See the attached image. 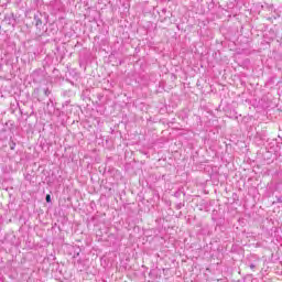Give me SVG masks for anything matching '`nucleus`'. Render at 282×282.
Masks as SVG:
<instances>
[{
	"mask_svg": "<svg viewBox=\"0 0 282 282\" xmlns=\"http://www.w3.org/2000/svg\"><path fill=\"white\" fill-rule=\"evenodd\" d=\"M48 22L50 15L41 11H36L33 13V17L26 18V25H29V28H32V25H34V28H36L39 32H42Z\"/></svg>",
	"mask_w": 282,
	"mask_h": 282,
	"instance_id": "obj_1",
	"label": "nucleus"
},
{
	"mask_svg": "<svg viewBox=\"0 0 282 282\" xmlns=\"http://www.w3.org/2000/svg\"><path fill=\"white\" fill-rule=\"evenodd\" d=\"M47 76V72L45 68H37L32 72L31 78L33 83H36L37 85H41V83H44L45 78Z\"/></svg>",
	"mask_w": 282,
	"mask_h": 282,
	"instance_id": "obj_2",
	"label": "nucleus"
},
{
	"mask_svg": "<svg viewBox=\"0 0 282 282\" xmlns=\"http://www.w3.org/2000/svg\"><path fill=\"white\" fill-rule=\"evenodd\" d=\"M42 34H45V36H54L58 34V25L56 23H48V25L41 31Z\"/></svg>",
	"mask_w": 282,
	"mask_h": 282,
	"instance_id": "obj_3",
	"label": "nucleus"
},
{
	"mask_svg": "<svg viewBox=\"0 0 282 282\" xmlns=\"http://www.w3.org/2000/svg\"><path fill=\"white\" fill-rule=\"evenodd\" d=\"M4 23H7V25H12V28H17V17L14 15V13H9L4 17Z\"/></svg>",
	"mask_w": 282,
	"mask_h": 282,
	"instance_id": "obj_4",
	"label": "nucleus"
},
{
	"mask_svg": "<svg viewBox=\"0 0 282 282\" xmlns=\"http://www.w3.org/2000/svg\"><path fill=\"white\" fill-rule=\"evenodd\" d=\"M43 94L44 96H46V98H50V96L52 95V90H50V88H44Z\"/></svg>",
	"mask_w": 282,
	"mask_h": 282,
	"instance_id": "obj_5",
	"label": "nucleus"
},
{
	"mask_svg": "<svg viewBox=\"0 0 282 282\" xmlns=\"http://www.w3.org/2000/svg\"><path fill=\"white\" fill-rule=\"evenodd\" d=\"M9 147H10L11 151H14V149H17V142L10 141Z\"/></svg>",
	"mask_w": 282,
	"mask_h": 282,
	"instance_id": "obj_6",
	"label": "nucleus"
},
{
	"mask_svg": "<svg viewBox=\"0 0 282 282\" xmlns=\"http://www.w3.org/2000/svg\"><path fill=\"white\" fill-rule=\"evenodd\" d=\"M46 204H52V195L47 194L45 196Z\"/></svg>",
	"mask_w": 282,
	"mask_h": 282,
	"instance_id": "obj_7",
	"label": "nucleus"
},
{
	"mask_svg": "<svg viewBox=\"0 0 282 282\" xmlns=\"http://www.w3.org/2000/svg\"><path fill=\"white\" fill-rule=\"evenodd\" d=\"M273 204H282V197L281 196H276L275 200H273Z\"/></svg>",
	"mask_w": 282,
	"mask_h": 282,
	"instance_id": "obj_8",
	"label": "nucleus"
},
{
	"mask_svg": "<svg viewBox=\"0 0 282 282\" xmlns=\"http://www.w3.org/2000/svg\"><path fill=\"white\" fill-rule=\"evenodd\" d=\"M53 74H54V76H55V78H59V72H58V69L57 68H54L53 69Z\"/></svg>",
	"mask_w": 282,
	"mask_h": 282,
	"instance_id": "obj_9",
	"label": "nucleus"
},
{
	"mask_svg": "<svg viewBox=\"0 0 282 282\" xmlns=\"http://www.w3.org/2000/svg\"><path fill=\"white\" fill-rule=\"evenodd\" d=\"M182 208H184V203H178L176 205V210H182Z\"/></svg>",
	"mask_w": 282,
	"mask_h": 282,
	"instance_id": "obj_10",
	"label": "nucleus"
},
{
	"mask_svg": "<svg viewBox=\"0 0 282 282\" xmlns=\"http://www.w3.org/2000/svg\"><path fill=\"white\" fill-rule=\"evenodd\" d=\"M69 94H72L70 90H65V91H64V96H69Z\"/></svg>",
	"mask_w": 282,
	"mask_h": 282,
	"instance_id": "obj_11",
	"label": "nucleus"
},
{
	"mask_svg": "<svg viewBox=\"0 0 282 282\" xmlns=\"http://www.w3.org/2000/svg\"><path fill=\"white\" fill-rule=\"evenodd\" d=\"M249 268H250L251 270H254V268H257V265H256L254 263H251V264L249 265Z\"/></svg>",
	"mask_w": 282,
	"mask_h": 282,
	"instance_id": "obj_12",
	"label": "nucleus"
},
{
	"mask_svg": "<svg viewBox=\"0 0 282 282\" xmlns=\"http://www.w3.org/2000/svg\"><path fill=\"white\" fill-rule=\"evenodd\" d=\"M69 100H67V101H65L64 104H63V107H67V105H69Z\"/></svg>",
	"mask_w": 282,
	"mask_h": 282,
	"instance_id": "obj_13",
	"label": "nucleus"
},
{
	"mask_svg": "<svg viewBox=\"0 0 282 282\" xmlns=\"http://www.w3.org/2000/svg\"><path fill=\"white\" fill-rule=\"evenodd\" d=\"M232 197L234 199H239V197L237 196V193H234Z\"/></svg>",
	"mask_w": 282,
	"mask_h": 282,
	"instance_id": "obj_14",
	"label": "nucleus"
},
{
	"mask_svg": "<svg viewBox=\"0 0 282 282\" xmlns=\"http://www.w3.org/2000/svg\"><path fill=\"white\" fill-rule=\"evenodd\" d=\"M174 196L180 197V192H175Z\"/></svg>",
	"mask_w": 282,
	"mask_h": 282,
	"instance_id": "obj_15",
	"label": "nucleus"
},
{
	"mask_svg": "<svg viewBox=\"0 0 282 282\" xmlns=\"http://www.w3.org/2000/svg\"><path fill=\"white\" fill-rule=\"evenodd\" d=\"M67 83H70V85H74V82L69 80V79H66Z\"/></svg>",
	"mask_w": 282,
	"mask_h": 282,
	"instance_id": "obj_16",
	"label": "nucleus"
},
{
	"mask_svg": "<svg viewBox=\"0 0 282 282\" xmlns=\"http://www.w3.org/2000/svg\"><path fill=\"white\" fill-rule=\"evenodd\" d=\"M163 14H166V9H162Z\"/></svg>",
	"mask_w": 282,
	"mask_h": 282,
	"instance_id": "obj_17",
	"label": "nucleus"
},
{
	"mask_svg": "<svg viewBox=\"0 0 282 282\" xmlns=\"http://www.w3.org/2000/svg\"><path fill=\"white\" fill-rule=\"evenodd\" d=\"M184 118H188V113L185 112V113H184Z\"/></svg>",
	"mask_w": 282,
	"mask_h": 282,
	"instance_id": "obj_18",
	"label": "nucleus"
},
{
	"mask_svg": "<svg viewBox=\"0 0 282 282\" xmlns=\"http://www.w3.org/2000/svg\"><path fill=\"white\" fill-rule=\"evenodd\" d=\"M39 102H41V98H37Z\"/></svg>",
	"mask_w": 282,
	"mask_h": 282,
	"instance_id": "obj_19",
	"label": "nucleus"
}]
</instances>
